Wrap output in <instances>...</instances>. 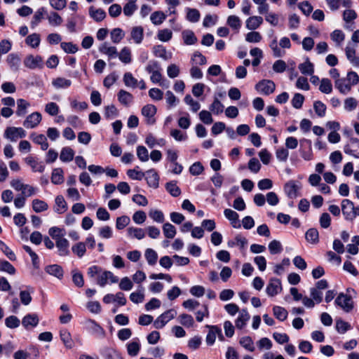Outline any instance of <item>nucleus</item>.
Segmentation results:
<instances>
[{"mask_svg": "<svg viewBox=\"0 0 359 359\" xmlns=\"http://www.w3.org/2000/svg\"><path fill=\"white\" fill-rule=\"evenodd\" d=\"M32 208L36 212H41L48 209V204L43 201L34 199L32 201Z\"/></svg>", "mask_w": 359, "mask_h": 359, "instance_id": "nucleus-58", "label": "nucleus"}, {"mask_svg": "<svg viewBox=\"0 0 359 359\" xmlns=\"http://www.w3.org/2000/svg\"><path fill=\"white\" fill-rule=\"evenodd\" d=\"M101 353L104 359H123L117 350L111 347L104 348Z\"/></svg>", "mask_w": 359, "mask_h": 359, "instance_id": "nucleus-27", "label": "nucleus"}, {"mask_svg": "<svg viewBox=\"0 0 359 359\" xmlns=\"http://www.w3.org/2000/svg\"><path fill=\"white\" fill-rule=\"evenodd\" d=\"M154 54L158 57H161L163 60H168L171 58V53H168L165 48L163 46H156L154 48Z\"/></svg>", "mask_w": 359, "mask_h": 359, "instance_id": "nucleus-43", "label": "nucleus"}, {"mask_svg": "<svg viewBox=\"0 0 359 359\" xmlns=\"http://www.w3.org/2000/svg\"><path fill=\"white\" fill-rule=\"evenodd\" d=\"M60 337L67 348L71 349L74 346V341L72 338V335L67 330H61L60 331Z\"/></svg>", "mask_w": 359, "mask_h": 359, "instance_id": "nucleus-28", "label": "nucleus"}, {"mask_svg": "<svg viewBox=\"0 0 359 359\" xmlns=\"http://www.w3.org/2000/svg\"><path fill=\"white\" fill-rule=\"evenodd\" d=\"M269 47L273 52V56L276 57H281L285 54V50L278 47L276 39L272 40L269 44Z\"/></svg>", "mask_w": 359, "mask_h": 359, "instance_id": "nucleus-53", "label": "nucleus"}, {"mask_svg": "<svg viewBox=\"0 0 359 359\" xmlns=\"http://www.w3.org/2000/svg\"><path fill=\"white\" fill-rule=\"evenodd\" d=\"M144 38V29L140 26L134 27L132 28L130 34L129 40H133L135 43H140Z\"/></svg>", "mask_w": 359, "mask_h": 359, "instance_id": "nucleus-20", "label": "nucleus"}, {"mask_svg": "<svg viewBox=\"0 0 359 359\" xmlns=\"http://www.w3.org/2000/svg\"><path fill=\"white\" fill-rule=\"evenodd\" d=\"M72 84V81L69 79H67L62 77H57L52 81V85L55 88H67Z\"/></svg>", "mask_w": 359, "mask_h": 359, "instance_id": "nucleus-42", "label": "nucleus"}, {"mask_svg": "<svg viewBox=\"0 0 359 359\" xmlns=\"http://www.w3.org/2000/svg\"><path fill=\"white\" fill-rule=\"evenodd\" d=\"M226 24L229 25L236 33L239 32L242 26V22L240 18L235 15H229L226 20Z\"/></svg>", "mask_w": 359, "mask_h": 359, "instance_id": "nucleus-26", "label": "nucleus"}, {"mask_svg": "<svg viewBox=\"0 0 359 359\" xmlns=\"http://www.w3.org/2000/svg\"><path fill=\"white\" fill-rule=\"evenodd\" d=\"M0 250L11 261L16 260V256L14 252L1 241L0 242Z\"/></svg>", "mask_w": 359, "mask_h": 359, "instance_id": "nucleus-61", "label": "nucleus"}, {"mask_svg": "<svg viewBox=\"0 0 359 359\" xmlns=\"http://www.w3.org/2000/svg\"><path fill=\"white\" fill-rule=\"evenodd\" d=\"M263 23V18L261 16L254 15L248 18L245 21V27L249 30L258 29Z\"/></svg>", "mask_w": 359, "mask_h": 359, "instance_id": "nucleus-19", "label": "nucleus"}, {"mask_svg": "<svg viewBox=\"0 0 359 359\" xmlns=\"http://www.w3.org/2000/svg\"><path fill=\"white\" fill-rule=\"evenodd\" d=\"M224 216L231 222L233 227L236 228L240 226L238 223V215L231 209H225L224 211Z\"/></svg>", "mask_w": 359, "mask_h": 359, "instance_id": "nucleus-36", "label": "nucleus"}, {"mask_svg": "<svg viewBox=\"0 0 359 359\" xmlns=\"http://www.w3.org/2000/svg\"><path fill=\"white\" fill-rule=\"evenodd\" d=\"M118 281V278L114 275V273L109 271H105L100 276L97 278V284L101 286L104 287L107 283H116Z\"/></svg>", "mask_w": 359, "mask_h": 359, "instance_id": "nucleus-7", "label": "nucleus"}, {"mask_svg": "<svg viewBox=\"0 0 359 359\" xmlns=\"http://www.w3.org/2000/svg\"><path fill=\"white\" fill-rule=\"evenodd\" d=\"M118 59L125 64L130 63L132 61L131 51L128 47H123L120 53H118Z\"/></svg>", "mask_w": 359, "mask_h": 359, "instance_id": "nucleus-39", "label": "nucleus"}, {"mask_svg": "<svg viewBox=\"0 0 359 359\" xmlns=\"http://www.w3.org/2000/svg\"><path fill=\"white\" fill-rule=\"evenodd\" d=\"M180 323L185 327H192L194 324V320L191 315L183 313L179 318Z\"/></svg>", "mask_w": 359, "mask_h": 359, "instance_id": "nucleus-64", "label": "nucleus"}, {"mask_svg": "<svg viewBox=\"0 0 359 359\" xmlns=\"http://www.w3.org/2000/svg\"><path fill=\"white\" fill-rule=\"evenodd\" d=\"M25 163L29 165L33 172H42L44 170V165L42 162H39L33 156H27L24 158Z\"/></svg>", "mask_w": 359, "mask_h": 359, "instance_id": "nucleus-16", "label": "nucleus"}, {"mask_svg": "<svg viewBox=\"0 0 359 359\" xmlns=\"http://www.w3.org/2000/svg\"><path fill=\"white\" fill-rule=\"evenodd\" d=\"M41 42V38L39 34L34 33L27 36L25 43L30 47L37 48Z\"/></svg>", "mask_w": 359, "mask_h": 359, "instance_id": "nucleus-45", "label": "nucleus"}, {"mask_svg": "<svg viewBox=\"0 0 359 359\" xmlns=\"http://www.w3.org/2000/svg\"><path fill=\"white\" fill-rule=\"evenodd\" d=\"M255 89L260 93L269 95L276 89V85L271 80L264 79L255 85Z\"/></svg>", "mask_w": 359, "mask_h": 359, "instance_id": "nucleus-4", "label": "nucleus"}, {"mask_svg": "<svg viewBox=\"0 0 359 359\" xmlns=\"http://www.w3.org/2000/svg\"><path fill=\"white\" fill-rule=\"evenodd\" d=\"M319 90L321 93L330 94L332 91V85L330 79L324 78L320 81Z\"/></svg>", "mask_w": 359, "mask_h": 359, "instance_id": "nucleus-50", "label": "nucleus"}, {"mask_svg": "<svg viewBox=\"0 0 359 359\" xmlns=\"http://www.w3.org/2000/svg\"><path fill=\"white\" fill-rule=\"evenodd\" d=\"M206 327L210 329L206 336V343L208 345L211 346L215 343L217 335H218L221 340L223 339L221 329L214 325H206Z\"/></svg>", "mask_w": 359, "mask_h": 359, "instance_id": "nucleus-10", "label": "nucleus"}, {"mask_svg": "<svg viewBox=\"0 0 359 359\" xmlns=\"http://www.w3.org/2000/svg\"><path fill=\"white\" fill-rule=\"evenodd\" d=\"M88 329L93 334L96 335L99 338L105 337L106 332L104 329L97 323L94 320H88L86 322Z\"/></svg>", "mask_w": 359, "mask_h": 359, "instance_id": "nucleus-12", "label": "nucleus"}, {"mask_svg": "<svg viewBox=\"0 0 359 359\" xmlns=\"http://www.w3.org/2000/svg\"><path fill=\"white\" fill-rule=\"evenodd\" d=\"M346 56L354 66H359V57L355 56V49L350 43L345 48Z\"/></svg>", "mask_w": 359, "mask_h": 359, "instance_id": "nucleus-24", "label": "nucleus"}, {"mask_svg": "<svg viewBox=\"0 0 359 359\" xmlns=\"http://www.w3.org/2000/svg\"><path fill=\"white\" fill-rule=\"evenodd\" d=\"M344 151L348 154L359 158V140L357 138H351L344 147Z\"/></svg>", "mask_w": 359, "mask_h": 359, "instance_id": "nucleus-11", "label": "nucleus"}, {"mask_svg": "<svg viewBox=\"0 0 359 359\" xmlns=\"http://www.w3.org/2000/svg\"><path fill=\"white\" fill-rule=\"evenodd\" d=\"M165 189L174 197H177L181 194L180 189L173 181L167 182Z\"/></svg>", "mask_w": 359, "mask_h": 359, "instance_id": "nucleus-57", "label": "nucleus"}, {"mask_svg": "<svg viewBox=\"0 0 359 359\" xmlns=\"http://www.w3.org/2000/svg\"><path fill=\"white\" fill-rule=\"evenodd\" d=\"M111 40L114 43H118L125 36V32L121 28H114L110 33Z\"/></svg>", "mask_w": 359, "mask_h": 359, "instance_id": "nucleus-44", "label": "nucleus"}, {"mask_svg": "<svg viewBox=\"0 0 359 359\" xmlns=\"http://www.w3.org/2000/svg\"><path fill=\"white\" fill-rule=\"evenodd\" d=\"M6 62L13 71H18L20 65V58L18 55L15 53L9 54L6 58Z\"/></svg>", "mask_w": 359, "mask_h": 359, "instance_id": "nucleus-31", "label": "nucleus"}, {"mask_svg": "<svg viewBox=\"0 0 359 359\" xmlns=\"http://www.w3.org/2000/svg\"><path fill=\"white\" fill-rule=\"evenodd\" d=\"M74 156V150L70 147L62 148L60 158L62 162H69L73 160Z\"/></svg>", "mask_w": 359, "mask_h": 359, "instance_id": "nucleus-40", "label": "nucleus"}, {"mask_svg": "<svg viewBox=\"0 0 359 359\" xmlns=\"http://www.w3.org/2000/svg\"><path fill=\"white\" fill-rule=\"evenodd\" d=\"M351 329V325L341 319L336 321V330L340 334H344L346 332Z\"/></svg>", "mask_w": 359, "mask_h": 359, "instance_id": "nucleus-59", "label": "nucleus"}, {"mask_svg": "<svg viewBox=\"0 0 359 359\" xmlns=\"http://www.w3.org/2000/svg\"><path fill=\"white\" fill-rule=\"evenodd\" d=\"M123 81L125 86L128 88H135L138 86V81L130 72L124 74Z\"/></svg>", "mask_w": 359, "mask_h": 359, "instance_id": "nucleus-35", "label": "nucleus"}, {"mask_svg": "<svg viewBox=\"0 0 359 359\" xmlns=\"http://www.w3.org/2000/svg\"><path fill=\"white\" fill-rule=\"evenodd\" d=\"M282 290L281 282L278 278H271L266 288V294L270 297H273Z\"/></svg>", "mask_w": 359, "mask_h": 359, "instance_id": "nucleus-5", "label": "nucleus"}, {"mask_svg": "<svg viewBox=\"0 0 359 359\" xmlns=\"http://www.w3.org/2000/svg\"><path fill=\"white\" fill-rule=\"evenodd\" d=\"M177 315L175 309H169L159 316L154 321V325L156 329L163 328L170 320Z\"/></svg>", "mask_w": 359, "mask_h": 359, "instance_id": "nucleus-2", "label": "nucleus"}, {"mask_svg": "<svg viewBox=\"0 0 359 359\" xmlns=\"http://www.w3.org/2000/svg\"><path fill=\"white\" fill-rule=\"evenodd\" d=\"M156 113V108L153 104H147L142 109V115L147 118L148 124H154L155 123L154 115Z\"/></svg>", "mask_w": 359, "mask_h": 359, "instance_id": "nucleus-13", "label": "nucleus"}, {"mask_svg": "<svg viewBox=\"0 0 359 359\" xmlns=\"http://www.w3.org/2000/svg\"><path fill=\"white\" fill-rule=\"evenodd\" d=\"M67 210V204L61 195L56 196L55 199L54 211L58 214H62Z\"/></svg>", "mask_w": 359, "mask_h": 359, "instance_id": "nucleus-25", "label": "nucleus"}, {"mask_svg": "<svg viewBox=\"0 0 359 359\" xmlns=\"http://www.w3.org/2000/svg\"><path fill=\"white\" fill-rule=\"evenodd\" d=\"M200 12L196 8H187V19L191 22H197L200 19Z\"/></svg>", "mask_w": 359, "mask_h": 359, "instance_id": "nucleus-52", "label": "nucleus"}, {"mask_svg": "<svg viewBox=\"0 0 359 359\" xmlns=\"http://www.w3.org/2000/svg\"><path fill=\"white\" fill-rule=\"evenodd\" d=\"M252 32H248L245 35V41L248 43H259L262 39V34L254 30Z\"/></svg>", "mask_w": 359, "mask_h": 359, "instance_id": "nucleus-56", "label": "nucleus"}, {"mask_svg": "<svg viewBox=\"0 0 359 359\" xmlns=\"http://www.w3.org/2000/svg\"><path fill=\"white\" fill-rule=\"evenodd\" d=\"M298 68L301 73L304 75H312L314 72V66L307 58L305 62L299 65Z\"/></svg>", "mask_w": 359, "mask_h": 359, "instance_id": "nucleus-34", "label": "nucleus"}, {"mask_svg": "<svg viewBox=\"0 0 359 359\" xmlns=\"http://www.w3.org/2000/svg\"><path fill=\"white\" fill-rule=\"evenodd\" d=\"M334 302L346 313L350 312L353 308V302L351 297L344 293H340Z\"/></svg>", "mask_w": 359, "mask_h": 359, "instance_id": "nucleus-3", "label": "nucleus"}, {"mask_svg": "<svg viewBox=\"0 0 359 359\" xmlns=\"http://www.w3.org/2000/svg\"><path fill=\"white\" fill-rule=\"evenodd\" d=\"M26 136V132L22 128L17 127H8L4 131V137L10 140L11 142H16L20 138H23Z\"/></svg>", "mask_w": 359, "mask_h": 359, "instance_id": "nucleus-1", "label": "nucleus"}, {"mask_svg": "<svg viewBox=\"0 0 359 359\" xmlns=\"http://www.w3.org/2000/svg\"><path fill=\"white\" fill-rule=\"evenodd\" d=\"M165 18L166 15L162 11H155L150 16L152 23L156 25L163 23Z\"/></svg>", "mask_w": 359, "mask_h": 359, "instance_id": "nucleus-54", "label": "nucleus"}, {"mask_svg": "<svg viewBox=\"0 0 359 359\" xmlns=\"http://www.w3.org/2000/svg\"><path fill=\"white\" fill-rule=\"evenodd\" d=\"M29 106L30 104L27 100L22 98L18 99L17 100V110L15 111L16 115L20 117L25 116Z\"/></svg>", "mask_w": 359, "mask_h": 359, "instance_id": "nucleus-32", "label": "nucleus"}, {"mask_svg": "<svg viewBox=\"0 0 359 359\" xmlns=\"http://www.w3.org/2000/svg\"><path fill=\"white\" fill-rule=\"evenodd\" d=\"M358 17L356 12L352 9L345 10L343 13V20L345 23H351Z\"/></svg>", "mask_w": 359, "mask_h": 359, "instance_id": "nucleus-63", "label": "nucleus"}, {"mask_svg": "<svg viewBox=\"0 0 359 359\" xmlns=\"http://www.w3.org/2000/svg\"><path fill=\"white\" fill-rule=\"evenodd\" d=\"M89 15L95 21H102L106 17V13L101 8H95L93 6L89 8Z\"/></svg>", "mask_w": 359, "mask_h": 359, "instance_id": "nucleus-33", "label": "nucleus"}, {"mask_svg": "<svg viewBox=\"0 0 359 359\" xmlns=\"http://www.w3.org/2000/svg\"><path fill=\"white\" fill-rule=\"evenodd\" d=\"M118 101L125 106H128L133 100V96L125 90H120L117 94Z\"/></svg>", "mask_w": 359, "mask_h": 359, "instance_id": "nucleus-29", "label": "nucleus"}, {"mask_svg": "<svg viewBox=\"0 0 359 359\" xmlns=\"http://www.w3.org/2000/svg\"><path fill=\"white\" fill-rule=\"evenodd\" d=\"M45 271L50 276H53L59 279H61L63 277V270L62 268L57 264H53L47 266L45 268Z\"/></svg>", "mask_w": 359, "mask_h": 359, "instance_id": "nucleus-30", "label": "nucleus"}, {"mask_svg": "<svg viewBox=\"0 0 359 359\" xmlns=\"http://www.w3.org/2000/svg\"><path fill=\"white\" fill-rule=\"evenodd\" d=\"M300 187L294 182L290 181L285 185V192L290 198H294L298 196Z\"/></svg>", "mask_w": 359, "mask_h": 359, "instance_id": "nucleus-21", "label": "nucleus"}, {"mask_svg": "<svg viewBox=\"0 0 359 359\" xmlns=\"http://www.w3.org/2000/svg\"><path fill=\"white\" fill-rule=\"evenodd\" d=\"M210 111L215 115H219L224 111V106L217 97H214L212 103L210 105Z\"/></svg>", "mask_w": 359, "mask_h": 359, "instance_id": "nucleus-37", "label": "nucleus"}, {"mask_svg": "<svg viewBox=\"0 0 359 359\" xmlns=\"http://www.w3.org/2000/svg\"><path fill=\"white\" fill-rule=\"evenodd\" d=\"M41 118V114L39 112H33L27 116L23 122V126L28 129L34 128L39 124Z\"/></svg>", "mask_w": 359, "mask_h": 359, "instance_id": "nucleus-9", "label": "nucleus"}, {"mask_svg": "<svg viewBox=\"0 0 359 359\" xmlns=\"http://www.w3.org/2000/svg\"><path fill=\"white\" fill-rule=\"evenodd\" d=\"M144 299V287L139 286L138 291L132 292L130 294V299L135 304L142 303Z\"/></svg>", "mask_w": 359, "mask_h": 359, "instance_id": "nucleus-38", "label": "nucleus"}, {"mask_svg": "<svg viewBox=\"0 0 359 359\" xmlns=\"http://www.w3.org/2000/svg\"><path fill=\"white\" fill-rule=\"evenodd\" d=\"M24 65L26 67L34 69L43 67V59L39 55H27L24 60Z\"/></svg>", "mask_w": 359, "mask_h": 359, "instance_id": "nucleus-6", "label": "nucleus"}, {"mask_svg": "<svg viewBox=\"0 0 359 359\" xmlns=\"http://www.w3.org/2000/svg\"><path fill=\"white\" fill-rule=\"evenodd\" d=\"M99 51L109 58H114L118 55V51L115 46H111L109 43L104 42L99 47Z\"/></svg>", "mask_w": 359, "mask_h": 359, "instance_id": "nucleus-18", "label": "nucleus"}, {"mask_svg": "<svg viewBox=\"0 0 359 359\" xmlns=\"http://www.w3.org/2000/svg\"><path fill=\"white\" fill-rule=\"evenodd\" d=\"M250 318V316L248 311L246 309H242L239 312V315L235 321L236 327L240 330L243 329L245 326Z\"/></svg>", "mask_w": 359, "mask_h": 359, "instance_id": "nucleus-23", "label": "nucleus"}, {"mask_svg": "<svg viewBox=\"0 0 359 359\" xmlns=\"http://www.w3.org/2000/svg\"><path fill=\"white\" fill-rule=\"evenodd\" d=\"M47 19L49 24L54 27L60 26L63 22L62 17L57 13L53 11L48 15Z\"/></svg>", "mask_w": 359, "mask_h": 359, "instance_id": "nucleus-46", "label": "nucleus"}, {"mask_svg": "<svg viewBox=\"0 0 359 359\" xmlns=\"http://www.w3.org/2000/svg\"><path fill=\"white\" fill-rule=\"evenodd\" d=\"M334 86L341 94L344 95L348 93L352 88L351 84L346 79V77L335 80Z\"/></svg>", "mask_w": 359, "mask_h": 359, "instance_id": "nucleus-14", "label": "nucleus"}, {"mask_svg": "<svg viewBox=\"0 0 359 359\" xmlns=\"http://www.w3.org/2000/svg\"><path fill=\"white\" fill-rule=\"evenodd\" d=\"M163 232L168 238H173L177 233L175 227L168 222L163 224Z\"/></svg>", "mask_w": 359, "mask_h": 359, "instance_id": "nucleus-49", "label": "nucleus"}, {"mask_svg": "<svg viewBox=\"0 0 359 359\" xmlns=\"http://www.w3.org/2000/svg\"><path fill=\"white\" fill-rule=\"evenodd\" d=\"M305 237L307 241L312 244H316L319 241L318 231L316 229H309L306 232Z\"/></svg>", "mask_w": 359, "mask_h": 359, "instance_id": "nucleus-48", "label": "nucleus"}, {"mask_svg": "<svg viewBox=\"0 0 359 359\" xmlns=\"http://www.w3.org/2000/svg\"><path fill=\"white\" fill-rule=\"evenodd\" d=\"M182 37L184 43H186L187 45H193L197 41V39L195 36L194 33L190 30L184 31L182 32Z\"/></svg>", "mask_w": 359, "mask_h": 359, "instance_id": "nucleus-55", "label": "nucleus"}, {"mask_svg": "<svg viewBox=\"0 0 359 359\" xmlns=\"http://www.w3.org/2000/svg\"><path fill=\"white\" fill-rule=\"evenodd\" d=\"M330 37L337 46H340L345 39V34L341 30L335 29L331 33Z\"/></svg>", "mask_w": 359, "mask_h": 359, "instance_id": "nucleus-51", "label": "nucleus"}, {"mask_svg": "<svg viewBox=\"0 0 359 359\" xmlns=\"http://www.w3.org/2000/svg\"><path fill=\"white\" fill-rule=\"evenodd\" d=\"M39 322V319L36 313H29L22 320V324L26 330L36 327Z\"/></svg>", "mask_w": 359, "mask_h": 359, "instance_id": "nucleus-17", "label": "nucleus"}, {"mask_svg": "<svg viewBox=\"0 0 359 359\" xmlns=\"http://www.w3.org/2000/svg\"><path fill=\"white\" fill-rule=\"evenodd\" d=\"M145 259L149 265L154 266L158 259L157 252L151 248H147L144 252Z\"/></svg>", "mask_w": 359, "mask_h": 359, "instance_id": "nucleus-41", "label": "nucleus"}, {"mask_svg": "<svg viewBox=\"0 0 359 359\" xmlns=\"http://www.w3.org/2000/svg\"><path fill=\"white\" fill-rule=\"evenodd\" d=\"M56 247L58 249V253L60 256H67L69 255V241L66 238L63 237L57 238Z\"/></svg>", "mask_w": 359, "mask_h": 359, "instance_id": "nucleus-22", "label": "nucleus"}, {"mask_svg": "<svg viewBox=\"0 0 359 359\" xmlns=\"http://www.w3.org/2000/svg\"><path fill=\"white\" fill-rule=\"evenodd\" d=\"M273 313L275 317L280 321H284L287 318V311L283 307L275 306L273 308Z\"/></svg>", "mask_w": 359, "mask_h": 359, "instance_id": "nucleus-47", "label": "nucleus"}, {"mask_svg": "<svg viewBox=\"0 0 359 359\" xmlns=\"http://www.w3.org/2000/svg\"><path fill=\"white\" fill-rule=\"evenodd\" d=\"M128 233L130 236L136 238L137 239H142L145 236L144 231L140 228L129 227Z\"/></svg>", "mask_w": 359, "mask_h": 359, "instance_id": "nucleus-62", "label": "nucleus"}, {"mask_svg": "<svg viewBox=\"0 0 359 359\" xmlns=\"http://www.w3.org/2000/svg\"><path fill=\"white\" fill-rule=\"evenodd\" d=\"M341 210L346 219L355 218V207L353 203L348 199H344L341 201Z\"/></svg>", "mask_w": 359, "mask_h": 359, "instance_id": "nucleus-8", "label": "nucleus"}, {"mask_svg": "<svg viewBox=\"0 0 359 359\" xmlns=\"http://www.w3.org/2000/svg\"><path fill=\"white\" fill-rule=\"evenodd\" d=\"M126 349L128 355L135 357L141 349V344L138 338H134L126 344Z\"/></svg>", "mask_w": 359, "mask_h": 359, "instance_id": "nucleus-15", "label": "nucleus"}, {"mask_svg": "<svg viewBox=\"0 0 359 359\" xmlns=\"http://www.w3.org/2000/svg\"><path fill=\"white\" fill-rule=\"evenodd\" d=\"M184 100L187 105L190 106L191 110L194 112H196L201 108L200 103L194 100L190 95H187Z\"/></svg>", "mask_w": 359, "mask_h": 359, "instance_id": "nucleus-60", "label": "nucleus"}]
</instances>
